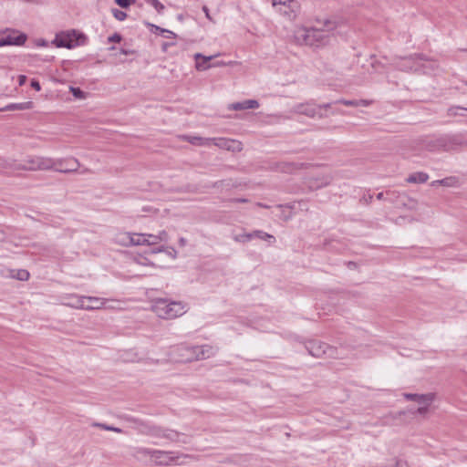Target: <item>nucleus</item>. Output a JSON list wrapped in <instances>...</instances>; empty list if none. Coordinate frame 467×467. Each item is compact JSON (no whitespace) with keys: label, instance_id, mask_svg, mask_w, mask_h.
<instances>
[{"label":"nucleus","instance_id":"603ef678","mask_svg":"<svg viewBox=\"0 0 467 467\" xmlns=\"http://www.w3.org/2000/svg\"><path fill=\"white\" fill-rule=\"evenodd\" d=\"M186 243H187V240H186L184 237H181V238L179 239V244H180L181 246H184V245L186 244Z\"/></svg>","mask_w":467,"mask_h":467},{"label":"nucleus","instance_id":"72a5a7b5","mask_svg":"<svg viewBox=\"0 0 467 467\" xmlns=\"http://www.w3.org/2000/svg\"><path fill=\"white\" fill-rule=\"evenodd\" d=\"M146 235H147V238H146L147 245L150 246V245H156V244H160L157 234H146Z\"/></svg>","mask_w":467,"mask_h":467},{"label":"nucleus","instance_id":"e2e57ef3","mask_svg":"<svg viewBox=\"0 0 467 467\" xmlns=\"http://www.w3.org/2000/svg\"><path fill=\"white\" fill-rule=\"evenodd\" d=\"M149 4V0H145Z\"/></svg>","mask_w":467,"mask_h":467},{"label":"nucleus","instance_id":"a18cd8bd","mask_svg":"<svg viewBox=\"0 0 467 467\" xmlns=\"http://www.w3.org/2000/svg\"><path fill=\"white\" fill-rule=\"evenodd\" d=\"M332 103H326L322 105H317V108H320V112H323V109H327L331 107Z\"/></svg>","mask_w":467,"mask_h":467},{"label":"nucleus","instance_id":"ea45409f","mask_svg":"<svg viewBox=\"0 0 467 467\" xmlns=\"http://www.w3.org/2000/svg\"><path fill=\"white\" fill-rule=\"evenodd\" d=\"M182 346H181V347H178V348H177V350H178V351H180V352H182V353L180 354V360H181V361L187 362V361L184 359V358H185V357H187V356H191V354H192V353H191V352H186V351H184V350H182V349H181V348H182Z\"/></svg>","mask_w":467,"mask_h":467},{"label":"nucleus","instance_id":"c03bdc74","mask_svg":"<svg viewBox=\"0 0 467 467\" xmlns=\"http://www.w3.org/2000/svg\"><path fill=\"white\" fill-rule=\"evenodd\" d=\"M31 87H32L33 88H35L36 90H40V88H40V84H39V82H38V81H36V80H35V79H33V80L31 81Z\"/></svg>","mask_w":467,"mask_h":467},{"label":"nucleus","instance_id":"5701e85b","mask_svg":"<svg viewBox=\"0 0 467 467\" xmlns=\"http://www.w3.org/2000/svg\"><path fill=\"white\" fill-rule=\"evenodd\" d=\"M161 252H165L171 259H175L177 257V254H178L177 251L173 247L164 246V245H161L158 248L152 249L150 251L151 254H156V253H161Z\"/></svg>","mask_w":467,"mask_h":467},{"label":"nucleus","instance_id":"2eb2a0df","mask_svg":"<svg viewBox=\"0 0 467 467\" xmlns=\"http://www.w3.org/2000/svg\"><path fill=\"white\" fill-rule=\"evenodd\" d=\"M107 301V299L97 296H86V302H88L86 304V310L101 309L105 307Z\"/></svg>","mask_w":467,"mask_h":467},{"label":"nucleus","instance_id":"2f4dec72","mask_svg":"<svg viewBox=\"0 0 467 467\" xmlns=\"http://www.w3.org/2000/svg\"><path fill=\"white\" fill-rule=\"evenodd\" d=\"M111 12L113 16L119 21H123L127 17V14L125 12L119 10L117 8H113Z\"/></svg>","mask_w":467,"mask_h":467},{"label":"nucleus","instance_id":"20e7f679","mask_svg":"<svg viewBox=\"0 0 467 467\" xmlns=\"http://www.w3.org/2000/svg\"><path fill=\"white\" fill-rule=\"evenodd\" d=\"M428 145L430 150L451 151L467 145V140L462 134L441 137L431 141Z\"/></svg>","mask_w":467,"mask_h":467},{"label":"nucleus","instance_id":"39448f33","mask_svg":"<svg viewBox=\"0 0 467 467\" xmlns=\"http://www.w3.org/2000/svg\"><path fill=\"white\" fill-rule=\"evenodd\" d=\"M86 36L76 31H63L56 35L53 44L57 47L73 48L78 45L84 44Z\"/></svg>","mask_w":467,"mask_h":467},{"label":"nucleus","instance_id":"13d9d810","mask_svg":"<svg viewBox=\"0 0 467 467\" xmlns=\"http://www.w3.org/2000/svg\"><path fill=\"white\" fill-rule=\"evenodd\" d=\"M404 413H405L404 411H400V412L398 413V415H399V416H401V415H403Z\"/></svg>","mask_w":467,"mask_h":467},{"label":"nucleus","instance_id":"09e8293b","mask_svg":"<svg viewBox=\"0 0 467 467\" xmlns=\"http://www.w3.org/2000/svg\"><path fill=\"white\" fill-rule=\"evenodd\" d=\"M404 61H406V62H407V64H408V68H410V69H412V68H413V67H412V65H411V61H412V58H411V57L405 58V59H404Z\"/></svg>","mask_w":467,"mask_h":467},{"label":"nucleus","instance_id":"f3484780","mask_svg":"<svg viewBox=\"0 0 467 467\" xmlns=\"http://www.w3.org/2000/svg\"><path fill=\"white\" fill-rule=\"evenodd\" d=\"M429 175L423 171H418L411 173L407 179L406 182L409 183H424L428 181Z\"/></svg>","mask_w":467,"mask_h":467},{"label":"nucleus","instance_id":"49530a36","mask_svg":"<svg viewBox=\"0 0 467 467\" xmlns=\"http://www.w3.org/2000/svg\"><path fill=\"white\" fill-rule=\"evenodd\" d=\"M26 77L24 75L19 76V85L22 86L26 83Z\"/></svg>","mask_w":467,"mask_h":467},{"label":"nucleus","instance_id":"423d86ee","mask_svg":"<svg viewBox=\"0 0 467 467\" xmlns=\"http://www.w3.org/2000/svg\"><path fill=\"white\" fill-rule=\"evenodd\" d=\"M181 349L192 353L191 356L184 358L186 361L205 359L215 354L214 348L209 345L182 347Z\"/></svg>","mask_w":467,"mask_h":467},{"label":"nucleus","instance_id":"6e6552de","mask_svg":"<svg viewBox=\"0 0 467 467\" xmlns=\"http://www.w3.org/2000/svg\"><path fill=\"white\" fill-rule=\"evenodd\" d=\"M290 111L292 113L305 115L312 119H324L327 117L326 113L320 112V108H317L313 102L298 103L295 105Z\"/></svg>","mask_w":467,"mask_h":467},{"label":"nucleus","instance_id":"a211bd4d","mask_svg":"<svg viewBox=\"0 0 467 467\" xmlns=\"http://www.w3.org/2000/svg\"><path fill=\"white\" fill-rule=\"evenodd\" d=\"M334 103H338V104H343L345 106H348V107H368L370 102L368 100H366V99H359V100H356V99H338L337 101H335Z\"/></svg>","mask_w":467,"mask_h":467},{"label":"nucleus","instance_id":"f704fd0d","mask_svg":"<svg viewBox=\"0 0 467 467\" xmlns=\"http://www.w3.org/2000/svg\"><path fill=\"white\" fill-rule=\"evenodd\" d=\"M94 426L101 428V429L106 430V431H115V432H118V433H121L122 432V430L119 429V428L109 426V425H106V424H103V423H95Z\"/></svg>","mask_w":467,"mask_h":467},{"label":"nucleus","instance_id":"de8ad7c7","mask_svg":"<svg viewBox=\"0 0 467 467\" xmlns=\"http://www.w3.org/2000/svg\"><path fill=\"white\" fill-rule=\"evenodd\" d=\"M202 11L204 12L206 17L208 19H211V16H210V14H209V9H208V7L206 5L202 6Z\"/></svg>","mask_w":467,"mask_h":467},{"label":"nucleus","instance_id":"6e6d98bb","mask_svg":"<svg viewBox=\"0 0 467 467\" xmlns=\"http://www.w3.org/2000/svg\"><path fill=\"white\" fill-rule=\"evenodd\" d=\"M90 171L88 169V168H85L83 169L80 172L81 173H87V172H89Z\"/></svg>","mask_w":467,"mask_h":467},{"label":"nucleus","instance_id":"8fccbe9b","mask_svg":"<svg viewBox=\"0 0 467 467\" xmlns=\"http://www.w3.org/2000/svg\"><path fill=\"white\" fill-rule=\"evenodd\" d=\"M68 167H70V165L67 161H64L62 165H56L54 170L56 171L57 168H68Z\"/></svg>","mask_w":467,"mask_h":467},{"label":"nucleus","instance_id":"3c124183","mask_svg":"<svg viewBox=\"0 0 467 467\" xmlns=\"http://www.w3.org/2000/svg\"><path fill=\"white\" fill-rule=\"evenodd\" d=\"M232 202H247L248 200L244 199V198H237V199H233Z\"/></svg>","mask_w":467,"mask_h":467},{"label":"nucleus","instance_id":"bb28decb","mask_svg":"<svg viewBox=\"0 0 467 467\" xmlns=\"http://www.w3.org/2000/svg\"><path fill=\"white\" fill-rule=\"evenodd\" d=\"M332 181L331 175H325L318 179V182H310L311 187L320 188L328 185Z\"/></svg>","mask_w":467,"mask_h":467},{"label":"nucleus","instance_id":"393cba45","mask_svg":"<svg viewBox=\"0 0 467 467\" xmlns=\"http://www.w3.org/2000/svg\"><path fill=\"white\" fill-rule=\"evenodd\" d=\"M253 234L254 237H257L261 240L266 241L269 244H274L275 242V237L272 234H269L265 232H263L261 230H255L253 232Z\"/></svg>","mask_w":467,"mask_h":467},{"label":"nucleus","instance_id":"4d7b16f0","mask_svg":"<svg viewBox=\"0 0 467 467\" xmlns=\"http://www.w3.org/2000/svg\"><path fill=\"white\" fill-rule=\"evenodd\" d=\"M290 217H291V215H290V214H289V215H285V216H284V219H285V220H288Z\"/></svg>","mask_w":467,"mask_h":467},{"label":"nucleus","instance_id":"680f3d73","mask_svg":"<svg viewBox=\"0 0 467 467\" xmlns=\"http://www.w3.org/2000/svg\"><path fill=\"white\" fill-rule=\"evenodd\" d=\"M3 110H5L4 108L3 109L0 108V111H3Z\"/></svg>","mask_w":467,"mask_h":467},{"label":"nucleus","instance_id":"a19ab883","mask_svg":"<svg viewBox=\"0 0 467 467\" xmlns=\"http://www.w3.org/2000/svg\"><path fill=\"white\" fill-rule=\"evenodd\" d=\"M156 30L157 31H161V33H166L167 36H165L166 37H175V34L171 31H169V30H166V29H162L159 26H156Z\"/></svg>","mask_w":467,"mask_h":467},{"label":"nucleus","instance_id":"0eeeda50","mask_svg":"<svg viewBox=\"0 0 467 467\" xmlns=\"http://www.w3.org/2000/svg\"><path fill=\"white\" fill-rule=\"evenodd\" d=\"M306 348L308 353L316 358H333L335 356V348L329 347L327 344L317 341V340H309Z\"/></svg>","mask_w":467,"mask_h":467},{"label":"nucleus","instance_id":"864d4df0","mask_svg":"<svg viewBox=\"0 0 467 467\" xmlns=\"http://www.w3.org/2000/svg\"><path fill=\"white\" fill-rule=\"evenodd\" d=\"M255 205L258 206V207H261V208H265V209L269 208L268 205H266L265 203H262V202H256Z\"/></svg>","mask_w":467,"mask_h":467},{"label":"nucleus","instance_id":"aec40b11","mask_svg":"<svg viewBox=\"0 0 467 467\" xmlns=\"http://www.w3.org/2000/svg\"><path fill=\"white\" fill-rule=\"evenodd\" d=\"M273 6H285L287 7L291 11H296L298 7L297 2L296 0H273Z\"/></svg>","mask_w":467,"mask_h":467},{"label":"nucleus","instance_id":"412c9836","mask_svg":"<svg viewBox=\"0 0 467 467\" xmlns=\"http://www.w3.org/2000/svg\"><path fill=\"white\" fill-rule=\"evenodd\" d=\"M33 108V102L27 101L23 103H12L4 108L6 110H25Z\"/></svg>","mask_w":467,"mask_h":467},{"label":"nucleus","instance_id":"c85d7f7f","mask_svg":"<svg viewBox=\"0 0 467 467\" xmlns=\"http://www.w3.org/2000/svg\"><path fill=\"white\" fill-rule=\"evenodd\" d=\"M379 467H408L407 463L400 461V460H393L389 462L388 463L382 464Z\"/></svg>","mask_w":467,"mask_h":467},{"label":"nucleus","instance_id":"5fc2aeb1","mask_svg":"<svg viewBox=\"0 0 467 467\" xmlns=\"http://www.w3.org/2000/svg\"><path fill=\"white\" fill-rule=\"evenodd\" d=\"M383 196H384V193H383V192H379V193L377 195V199H379V200H382V199H383Z\"/></svg>","mask_w":467,"mask_h":467},{"label":"nucleus","instance_id":"9d476101","mask_svg":"<svg viewBox=\"0 0 467 467\" xmlns=\"http://www.w3.org/2000/svg\"><path fill=\"white\" fill-rule=\"evenodd\" d=\"M26 40V36L11 30H5L0 33V47L5 46H22Z\"/></svg>","mask_w":467,"mask_h":467},{"label":"nucleus","instance_id":"bf43d9fd","mask_svg":"<svg viewBox=\"0 0 467 467\" xmlns=\"http://www.w3.org/2000/svg\"><path fill=\"white\" fill-rule=\"evenodd\" d=\"M138 262H139L140 265H145V264H146L145 262L140 261V260H139Z\"/></svg>","mask_w":467,"mask_h":467},{"label":"nucleus","instance_id":"f8f14e48","mask_svg":"<svg viewBox=\"0 0 467 467\" xmlns=\"http://www.w3.org/2000/svg\"><path fill=\"white\" fill-rule=\"evenodd\" d=\"M212 142L218 148L223 149L233 152H239L243 150V144L241 141L232 139H212Z\"/></svg>","mask_w":467,"mask_h":467},{"label":"nucleus","instance_id":"dca6fc26","mask_svg":"<svg viewBox=\"0 0 467 467\" xmlns=\"http://www.w3.org/2000/svg\"><path fill=\"white\" fill-rule=\"evenodd\" d=\"M259 107V103L254 99H247L243 102H236L230 106L231 109L234 110H243L248 109H257Z\"/></svg>","mask_w":467,"mask_h":467},{"label":"nucleus","instance_id":"473e14b6","mask_svg":"<svg viewBox=\"0 0 467 467\" xmlns=\"http://www.w3.org/2000/svg\"><path fill=\"white\" fill-rule=\"evenodd\" d=\"M459 111H467V109L461 108V107L450 108L448 110V114L450 116H457V115L464 116L463 113L459 112Z\"/></svg>","mask_w":467,"mask_h":467},{"label":"nucleus","instance_id":"6ab92c4d","mask_svg":"<svg viewBox=\"0 0 467 467\" xmlns=\"http://www.w3.org/2000/svg\"><path fill=\"white\" fill-rule=\"evenodd\" d=\"M459 184V180L456 177L451 176L441 180L433 181L431 182L432 186L441 185L444 187H457Z\"/></svg>","mask_w":467,"mask_h":467},{"label":"nucleus","instance_id":"4be33fe9","mask_svg":"<svg viewBox=\"0 0 467 467\" xmlns=\"http://www.w3.org/2000/svg\"><path fill=\"white\" fill-rule=\"evenodd\" d=\"M183 139L193 145H209L212 139H203L196 136H184Z\"/></svg>","mask_w":467,"mask_h":467},{"label":"nucleus","instance_id":"1a4fd4ad","mask_svg":"<svg viewBox=\"0 0 467 467\" xmlns=\"http://www.w3.org/2000/svg\"><path fill=\"white\" fill-rule=\"evenodd\" d=\"M404 398L409 400H414L418 404H423V406L419 407L415 411L409 410L410 413H412V414H414V413L426 414L428 411V408L433 402L435 396L433 393H427V394L405 393Z\"/></svg>","mask_w":467,"mask_h":467},{"label":"nucleus","instance_id":"ddd939ff","mask_svg":"<svg viewBox=\"0 0 467 467\" xmlns=\"http://www.w3.org/2000/svg\"><path fill=\"white\" fill-rule=\"evenodd\" d=\"M218 56H219V54L206 57L201 53H196L194 55V58L196 60V64H195L196 69L199 71H204V70L209 69L210 67H212V64H209L208 62H210L214 57H217Z\"/></svg>","mask_w":467,"mask_h":467},{"label":"nucleus","instance_id":"4468645a","mask_svg":"<svg viewBox=\"0 0 467 467\" xmlns=\"http://www.w3.org/2000/svg\"><path fill=\"white\" fill-rule=\"evenodd\" d=\"M64 305L78 308V309H85L86 310V296H76L71 295L68 297V301L65 302Z\"/></svg>","mask_w":467,"mask_h":467},{"label":"nucleus","instance_id":"c9c22d12","mask_svg":"<svg viewBox=\"0 0 467 467\" xmlns=\"http://www.w3.org/2000/svg\"><path fill=\"white\" fill-rule=\"evenodd\" d=\"M149 4L153 6L158 13H161L164 10V5L159 0H149Z\"/></svg>","mask_w":467,"mask_h":467},{"label":"nucleus","instance_id":"58836bf2","mask_svg":"<svg viewBox=\"0 0 467 467\" xmlns=\"http://www.w3.org/2000/svg\"><path fill=\"white\" fill-rule=\"evenodd\" d=\"M121 40V36L118 33L113 34L112 36H109L108 41L109 42H116L119 43Z\"/></svg>","mask_w":467,"mask_h":467},{"label":"nucleus","instance_id":"e433bc0d","mask_svg":"<svg viewBox=\"0 0 467 467\" xmlns=\"http://www.w3.org/2000/svg\"><path fill=\"white\" fill-rule=\"evenodd\" d=\"M134 0H115V3L122 8H128Z\"/></svg>","mask_w":467,"mask_h":467},{"label":"nucleus","instance_id":"9b49d317","mask_svg":"<svg viewBox=\"0 0 467 467\" xmlns=\"http://www.w3.org/2000/svg\"><path fill=\"white\" fill-rule=\"evenodd\" d=\"M142 452L147 453L150 456L157 464L170 465L176 462L179 458L172 452L157 451V450H143Z\"/></svg>","mask_w":467,"mask_h":467},{"label":"nucleus","instance_id":"4c0bfd02","mask_svg":"<svg viewBox=\"0 0 467 467\" xmlns=\"http://www.w3.org/2000/svg\"><path fill=\"white\" fill-rule=\"evenodd\" d=\"M157 235H158V240H159L160 243H161V242H168V240H169V234L164 230L159 232Z\"/></svg>","mask_w":467,"mask_h":467},{"label":"nucleus","instance_id":"a878e982","mask_svg":"<svg viewBox=\"0 0 467 467\" xmlns=\"http://www.w3.org/2000/svg\"><path fill=\"white\" fill-rule=\"evenodd\" d=\"M146 234L132 233L131 245H147Z\"/></svg>","mask_w":467,"mask_h":467},{"label":"nucleus","instance_id":"79ce46f5","mask_svg":"<svg viewBox=\"0 0 467 467\" xmlns=\"http://www.w3.org/2000/svg\"><path fill=\"white\" fill-rule=\"evenodd\" d=\"M303 165H304V164L289 163V164H286V165H285V166H286L285 171H292V169H293V168H296V169H298V168L303 167Z\"/></svg>","mask_w":467,"mask_h":467},{"label":"nucleus","instance_id":"f03ea898","mask_svg":"<svg viewBox=\"0 0 467 467\" xmlns=\"http://www.w3.org/2000/svg\"><path fill=\"white\" fill-rule=\"evenodd\" d=\"M329 29L299 27L295 31V39L299 45L321 47L328 43Z\"/></svg>","mask_w":467,"mask_h":467},{"label":"nucleus","instance_id":"7ed1b4c3","mask_svg":"<svg viewBox=\"0 0 467 467\" xmlns=\"http://www.w3.org/2000/svg\"><path fill=\"white\" fill-rule=\"evenodd\" d=\"M152 311L161 318L172 319L182 316L185 312V305L179 301H169L165 298H158L152 304Z\"/></svg>","mask_w":467,"mask_h":467},{"label":"nucleus","instance_id":"cd10ccee","mask_svg":"<svg viewBox=\"0 0 467 467\" xmlns=\"http://www.w3.org/2000/svg\"><path fill=\"white\" fill-rule=\"evenodd\" d=\"M12 276L21 281H26L29 278V273L26 270L21 269L16 271V274L12 275Z\"/></svg>","mask_w":467,"mask_h":467},{"label":"nucleus","instance_id":"052dcab7","mask_svg":"<svg viewBox=\"0 0 467 467\" xmlns=\"http://www.w3.org/2000/svg\"><path fill=\"white\" fill-rule=\"evenodd\" d=\"M121 53H122V54H125V55H127V54H128V52H127L126 50H122V51H121Z\"/></svg>","mask_w":467,"mask_h":467},{"label":"nucleus","instance_id":"37998d69","mask_svg":"<svg viewBox=\"0 0 467 467\" xmlns=\"http://www.w3.org/2000/svg\"><path fill=\"white\" fill-rule=\"evenodd\" d=\"M234 63V62H232V61L228 62V63L223 62V61H219V62H216V63L213 64L212 67H223V66L232 65Z\"/></svg>","mask_w":467,"mask_h":467},{"label":"nucleus","instance_id":"b1692460","mask_svg":"<svg viewBox=\"0 0 467 467\" xmlns=\"http://www.w3.org/2000/svg\"><path fill=\"white\" fill-rule=\"evenodd\" d=\"M132 234L120 233L116 236V242L121 245H131Z\"/></svg>","mask_w":467,"mask_h":467},{"label":"nucleus","instance_id":"c756f323","mask_svg":"<svg viewBox=\"0 0 467 467\" xmlns=\"http://www.w3.org/2000/svg\"><path fill=\"white\" fill-rule=\"evenodd\" d=\"M254 234L253 233H249V234H238L234 237V240L236 242H241V243H245V242H249L250 240H252L254 238Z\"/></svg>","mask_w":467,"mask_h":467},{"label":"nucleus","instance_id":"f257e3e1","mask_svg":"<svg viewBox=\"0 0 467 467\" xmlns=\"http://www.w3.org/2000/svg\"><path fill=\"white\" fill-rule=\"evenodd\" d=\"M64 161H67L70 167L57 168L56 171L61 173H72L78 171L80 167L78 160L74 157L55 160L44 156H28L23 163H16L12 160H4L0 162V167L5 169H13L16 171H47L55 169L56 165H62Z\"/></svg>","mask_w":467,"mask_h":467},{"label":"nucleus","instance_id":"7c9ffc66","mask_svg":"<svg viewBox=\"0 0 467 467\" xmlns=\"http://www.w3.org/2000/svg\"><path fill=\"white\" fill-rule=\"evenodd\" d=\"M70 91L76 99H86V93L79 88L70 87Z\"/></svg>","mask_w":467,"mask_h":467}]
</instances>
